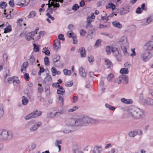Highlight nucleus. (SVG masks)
<instances>
[{"instance_id":"13d9d810","label":"nucleus","mask_w":153,"mask_h":153,"mask_svg":"<svg viewBox=\"0 0 153 153\" xmlns=\"http://www.w3.org/2000/svg\"><path fill=\"white\" fill-rule=\"evenodd\" d=\"M78 97L76 96H74L73 97V100L72 102L73 103H75L77 102L78 101Z\"/></svg>"},{"instance_id":"9b49d317","label":"nucleus","mask_w":153,"mask_h":153,"mask_svg":"<svg viewBox=\"0 0 153 153\" xmlns=\"http://www.w3.org/2000/svg\"><path fill=\"white\" fill-rule=\"evenodd\" d=\"M39 29H36L34 31L27 33L26 36V38L27 40H30L34 36L35 34L37 33V31Z\"/></svg>"},{"instance_id":"e2e57ef3","label":"nucleus","mask_w":153,"mask_h":153,"mask_svg":"<svg viewBox=\"0 0 153 153\" xmlns=\"http://www.w3.org/2000/svg\"><path fill=\"white\" fill-rule=\"evenodd\" d=\"M9 4L11 7H14V0H10L9 2Z\"/></svg>"},{"instance_id":"a878e982","label":"nucleus","mask_w":153,"mask_h":153,"mask_svg":"<svg viewBox=\"0 0 153 153\" xmlns=\"http://www.w3.org/2000/svg\"><path fill=\"white\" fill-rule=\"evenodd\" d=\"M60 58V56L58 54L53 55L52 56L53 62L54 63L57 62L59 60Z\"/></svg>"},{"instance_id":"bb28decb","label":"nucleus","mask_w":153,"mask_h":153,"mask_svg":"<svg viewBox=\"0 0 153 153\" xmlns=\"http://www.w3.org/2000/svg\"><path fill=\"white\" fill-rule=\"evenodd\" d=\"M92 19L91 18H90L89 16H88L87 18L86 22L87 24L86 25V27L87 28L91 26V23L93 21Z\"/></svg>"},{"instance_id":"72a5a7b5","label":"nucleus","mask_w":153,"mask_h":153,"mask_svg":"<svg viewBox=\"0 0 153 153\" xmlns=\"http://www.w3.org/2000/svg\"><path fill=\"white\" fill-rule=\"evenodd\" d=\"M67 35L68 37L70 38H73L74 36H76V35L73 33V32L71 30H69L68 31Z\"/></svg>"},{"instance_id":"f3484780","label":"nucleus","mask_w":153,"mask_h":153,"mask_svg":"<svg viewBox=\"0 0 153 153\" xmlns=\"http://www.w3.org/2000/svg\"><path fill=\"white\" fill-rule=\"evenodd\" d=\"M102 150L101 146H95L92 151V153H101Z\"/></svg>"},{"instance_id":"f257e3e1","label":"nucleus","mask_w":153,"mask_h":153,"mask_svg":"<svg viewBox=\"0 0 153 153\" xmlns=\"http://www.w3.org/2000/svg\"><path fill=\"white\" fill-rule=\"evenodd\" d=\"M74 120L75 126H85L90 123H94L97 122L96 120L90 118L86 116L74 118Z\"/></svg>"},{"instance_id":"423d86ee","label":"nucleus","mask_w":153,"mask_h":153,"mask_svg":"<svg viewBox=\"0 0 153 153\" xmlns=\"http://www.w3.org/2000/svg\"><path fill=\"white\" fill-rule=\"evenodd\" d=\"M152 56L151 53L144 50L140 54V57L142 60L144 62H147Z\"/></svg>"},{"instance_id":"f8f14e48","label":"nucleus","mask_w":153,"mask_h":153,"mask_svg":"<svg viewBox=\"0 0 153 153\" xmlns=\"http://www.w3.org/2000/svg\"><path fill=\"white\" fill-rule=\"evenodd\" d=\"M61 47L60 42L58 39H56L54 42V44L53 45V47L54 49L57 50L59 49Z\"/></svg>"},{"instance_id":"2f4dec72","label":"nucleus","mask_w":153,"mask_h":153,"mask_svg":"<svg viewBox=\"0 0 153 153\" xmlns=\"http://www.w3.org/2000/svg\"><path fill=\"white\" fill-rule=\"evenodd\" d=\"M28 61L29 63L31 65H33L36 63L35 58L32 55L30 56V57L28 59Z\"/></svg>"},{"instance_id":"0e129e2a","label":"nucleus","mask_w":153,"mask_h":153,"mask_svg":"<svg viewBox=\"0 0 153 153\" xmlns=\"http://www.w3.org/2000/svg\"><path fill=\"white\" fill-rule=\"evenodd\" d=\"M88 60L90 62H93L94 61V58L92 56H89L88 57Z\"/></svg>"},{"instance_id":"052dcab7","label":"nucleus","mask_w":153,"mask_h":153,"mask_svg":"<svg viewBox=\"0 0 153 153\" xmlns=\"http://www.w3.org/2000/svg\"><path fill=\"white\" fill-rule=\"evenodd\" d=\"M79 6L78 4H75L72 7V9L73 10H76L79 9Z\"/></svg>"},{"instance_id":"9d476101","label":"nucleus","mask_w":153,"mask_h":153,"mask_svg":"<svg viewBox=\"0 0 153 153\" xmlns=\"http://www.w3.org/2000/svg\"><path fill=\"white\" fill-rule=\"evenodd\" d=\"M74 118H70L65 120V124L66 126L72 128L75 126Z\"/></svg>"},{"instance_id":"a19ab883","label":"nucleus","mask_w":153,"mask_h":153,"mask_svg":"<svg viewBox=\"0 0 153 153\" xmlns=\"http://www.w3.org/2000/svg\"><path fill=\"white\" fill-rule=\"evenodd\" d=\"M64 74L65 75H70L71 72V70H68L66 69H65L63 70Z\"/></svg>"},{"instance_id":"bf43d9fd","label":"nucleus","mask_w":153,"mask_h":153,"mask_svg":"<svg viewBox=\"0 0 153 153\" xmlns=\"http://www.w3.org/2000/svg\"><path fill=\"white\" fill-rule=\"evenodd\" d=\"M64 37L63 35L60 34L58 35V38L59 39V40H62V41H64L65 39L63 37Z\"/></svg>"},{"instance_id":"a211bd4d","label":"nucleus","mask_w":153,"mask_h":153,"mask_svg":"<svg viewBox=\"0 0 153 153\" xmlns=\"http://www.w3.org/2000/svg\"><path fill=\"white\" fill-rule=\"evenodd\" d=\"M51 71L52 73V75L53 76H55L56 75H60L61 72L59 71H57L56 68L55 67H52L51 69Z\"/></svg>"},{"instance_id":"aec40b11","label":"nucleus","mask_w":153,"mask_h":153,"mask_svg":"<svg viewBox=\"0 0 153 153\" xmlns=\"http://www.w3.org/2000/svg\"><path fill=\"white\" fill-rule=\"evenodd\" d=\"M144 102L146 104L148 105H153V100L150 98L145 99Z\"/></svg>"},{"instance_id":"8fccbe9b","label":"nucleus","mask_w":153,"mask_h":153,"mask_svg":"<svg viewBox=\"0 0 153 153\" xmlns=\"http://www.w3.org/2000/svg\"><path fill=\"white\" fill-rule=\"evenodd\" d=\"M33 50L36 52H38L39 51V48L36 44H33Z\"/></svg>"},{"instance_id":"338daca9","label":"nucleus","mask_w":153,"mask_h":153,"mask_svg":"<svg viewBox=\"0 0 153 153\" xmlns=\"http://www.w3.org/2000/svg\"><path fill=\"white\" fill-rule=\"evenodd\" d=\"M24 77L27 81L29 80V76L28 73H26L24 74Z\"/></svg>"},{"instance_id":"774afa93","label":"nucleus","mask_w":153,"mask_h":153,"mask_svg":"<svg viewBox=\"0 0 153 153\" xmlns=\"http://www.w3.org/2000/svg\"><path fill=\"white\" fill-rule=\"evenodd\" d=\"M131 66V65L128 62H126L124 64V67L127 68H129Z\"/></svg>"},{"instance_id":"de8ad7c7","label":"nucleus","mask_w":153,"mask_h":153,"mask_svg":"<svg viewBox=\"0 0 153 153\" xmlns=\"http://www.w3.org/2000/svg\"><path fill=\"white\" fill-rule=\"evenodd\" d=\"M149 24L153 22V15L150 16L147 18Z\"/></svg>"},{"instance_id":"6e6d98bb","label":"nucleus","mask_w":153,"mask_h":153,"mask_svg":"<svg viewBox=\"0 0 153 153\" xmlns=\"http://www.w3.org/2000/svg\"><path fill=\"white\" fill-rule=\"evenodd\" d=\"M78 108V107H77L76 106H74L72 108H70L68 110V111L69 112H72L74 111H75Z\"/></svg>"},{"instance_id":"c756f323","label":"nucleus","mask_w":153,"mask_h":153,"mask_svg":"<svg viewBox=\"0 0 153 153\" xmlns=\"http://www.w3.org/2000/svg\"><path fill=\"white\" fill-rule=\"evenodd\" d=\"M138 134V132L137 131H131L128 133V135L130 137H134Z\"/></svg>"},{"instance_id":"412c9836","label":"nucleus","mask_w":153,"mask_h":153,"mask_svg":"<svg viewBox=\"0 0 153 153\" xmlns=\"http://www.w3.org/2000/svg\"><path fill=\"white\" fill-rule=\"evenodd\" d=\"M105 64L106 65L108 68H111L113 66V64L108 59L105 58L104 59Z\"/></svg>"},{"instance_id":"473e14b6","label":"nucleus","mask_w":153,"mask_h":153,"mask_svg":"<svg viewBox=\"0 0 153 153\" xmlns=\"http://www.w3.org/2000/svg\"><path fill=\"white\" fill-rule=\"evenodd\" d=\"M36 14L35 11H31L30 13L27 17L28 18H33L36 16Z\"/></svg>"},{"instance_id":"ddd939ff","label":"nucleus","mask_w":153,"mask_h":153,"mask_svg":"<svg viewBox=\"0 0 153 153\" xmlns=\"http://www.w3.org/2000/svg\"><path fill=\"white\" fill-rule=\"evenodd\" d=\"M54 1V0H49V3L47 4V5H48V7L49 8L53 6V8L59 7V4L56 3H55Z\"/></svg>"},{"instance_id":"393cba45","label":"nucleus","mask_w":153,"mask_h":153,"mask_svg":"<svg viewBox=\"0 0 153 153\" xmlns=\"http://www.w3.org/2000/svg\"><path fill=\"white\" fill-rule=\"evenodd\" d=\"M121 100L123 102L126 104H131L133 102V101L131 99H126L123 98H122Z\"/></svg>"},{"instance_id":"79ce46f5","label":"nucleus","mask_w":153,"mask_h":153,"mask_svg":"<svg viewBox=\"0 0 153 153\" xmlns=\"http://www.w3.org/2000/svg\"><path fill=\"white\" fill-rule=\"evenodd\" d=\"M11 30L12 29L11 26L9 25L8 26L4 29V33H7L8 32H10L11 31Z\"/></svg>"},{"instance_id":"3c124183","label":"nucleus","mask_w":153,"mask_h":153,"mask_svg":"<svg viewBox=\"0 0 153 153\" xmlns=\"http://www.w3.org/2000/svg\"><path fill=\"white\" fill-rule=\"evenodd\" d=\"M79 33L81 36H84L86 34L87 32L85 30L82 29L80 30Z\"/></svg>"},{"instance_id":"dca6fc26","label":"nucleus","mask_w":153,"mask_h":153,"mask_svg":"<svg viewBox=\"0 0 153 153\" xmlns=\"http://www.w3.org/2000/svg\"><path fill=\"white\" fill-rule=\"evenodd\" d=\"M78 51L80 53L81 57L83 58L86 56V51L84 48L81 47L79 48Z\"/></svg>"},{"instance_id":"f03ea898","label":"nucleus","mask_w":153,"mask_h":153,"mask_svg":"<svg viewBox=\"0 0 153 153\" xmlns=\"http://www.w3.org/2000/svg\"><path fill=\"white\" fill-rule=\"evenodd\" d=\"M129 116L136 119L142 118L144 115V111L139 108L133 107L129 110L128 113Z\"/></svg>"},{"instance_id":"c85d7f7f","label":"nucleus","mask_w":153,"mask_h":153,"mask_svg":"<svg viewBox=\"0 0 153 153\" xmlns=\"http://www.w3.org/2000/svg\"><path fill=\"white\" fill-rule=\"evenodd\" d=\"M115 7V5L112 3H109L106 6V9L110 8L112 9V10H114Z\"/></svg>"},{"instance_id":"cd10ccee","label":"nucleus","mask_w":153,"mask_h":153,"mask_svg":"<svg viewBox=\"0 0 153 153\" xmlns=\"http://www.w3.org/2000/svg\"><path fill=\"white\" fill-rule=\"evenodd\" d=\"M28 65V63L27 62H24L21 67V72H22L24 70H25Z\"/></svg>"},{"instance_id":"58836bf2","label":"nucleus","mask_w":153,"mask_h":153,"mask_svg":"<svg viewBox=\"0 0 153 153\" xmlns=\"http://www.w3.org/2000/svg\"><path fill=\"white\" fill-rule=\"evenodd\" d=\"M28 100L27 98L24 96H23L22 98V104L24 105H26L28 102Z\"/></svg>"},{"instance_id":"39448f33","label":"nucleus","mask_w":153,"mask_h":153,"mask_svg":"<svg viewBox=\"0 0 153 153\" xmlns=\"http://www.w3.org/2000/svg\"><path fill=\"white\" fill-rule=\"evenodd\" d=\"M12 137L13 135L10 131L6 130L0 131V140H8Z\"/></svg>"},{"instance_id":"5701e85b","label":"nucleus","mask_w":153,"mask_h":153,"mask_svg":"<svg viewBox=\"0 0 153 153\" xmlns=\"http://www.w3.org/2000/svg\"><path fill=\"white\" fill-rule=\"evenodd\" d=\"M57 93L58 94H61L63 95L65 94V90L62 86H61L57 90Z\"/></svg>"},{"instance_id":"09e8293b","label":"nucleus","mask_w":153,"mask_h":153,"mask_svg":"<svg viewBox=\"0 0 153 153\" xmlns=\"http://www.w3.org/2000/svg\"><path fill=\"white\" fill-rule=\"evenodd\" d=\"M7 5V4L6 2H2L0 5V7L2 9L5 8Z\"/></svg>"},{"instance_id":"864d4df0","label":"nucleus","mask_w":153,"mask_h":153,"mask_svg":"<svg viewBox=\"0 0 153 153\" xmlns=\"http://www.w3.org/2000/svg\"><path fill=\"white\" fill-rule=\"evenodd\" d=\"M38 85L39 86L38 88V91L40 93H41L43 91V87L42 86V85L39 84Z\"/></svg>"},{"instance_id":"680f3d73","label":"nucleus","mask_w":153,"mask_h":153,"mask_svg":"<svg viewBox=\"0 0 153 153\" xmlns=\"http://www.w3.org/2000/svg\"><path fill=\"white\" fill-rule=\"evenodd\" d=\"M15 76H13L12 77H9L7 79L8 82L9 83H11L12 81L13 82V80L15 79Z\"/></svg>"},{"instance_id":"4468645a","label":"nucleus","mask_w":153,"mask_h":153,"mask_svg":"<svg viewBox=\"0 0 153 153\" xmlns=\"http://www.w3.org/2000/svg\"><path fill=\"white\" fill-rule=\"evenodd\" d=\"M129 10V7L128 6L125 7L120 9L119 13L121 15H123L128 13Z\"/></svg>"},{"instance_id":"69168bd1","label":"nucleus","mask_w":153,"mask_h":153,"mask_svg":"<svg viewBox=\"0 0 153 153\" xmlns=\"http://www.w3.org/2000/svg\"><path fill=\"white\" fill-rule=\"evenodd\" d=\"M142 12V10H141V8L140 7H138L136 11V13L137 14H140Z\"/></svg>"},{"instance_id":"c9c22d12","label":"nucleus","mask_w":153,"mask_h":153,"mask_svg":"<svg viewBox=\"0 0 153 153\" xmlns=\"http://www.w3.org/2000/svg\"><path fill=\"white\" fill-rule=\"evenodd\" d=\"M120 72L122 74H128V68H122L120 71Z\"/></svg>"},{"instance_id":"a18cd8bd","label":"nucleus","mask_w":153,"mask_h":153,"mask_svg":"<svg viewBox=\"0 0 153 153\" xmlns=\"http://www.w3.org/2000/svg\"><path fill=\"white\" fill-rule=\"evenodd\" d=\"M73 153H82V151L80 150L79 148H74L73 150Z\"/></svg>"},{"instance_id":"ea45409f","label":"nucleus","mask_w":153,"mask_h":153,"mask_svg":"<svg viewBox=\"0 0 153 153\" xmlns=\"http://www.w3.org/2000/svg\"><path fill=\"white\" fill-rule=\"evenodd\" d=\"M105 106L106 108L109 109L111 111H114L115 109V108L114 107L110 105L108 103H106L105 104Z\"/></svg>"},{"instance_id":"603ef678","label":"nucleus","mask_w":153,"mask_h":153,"mask_svg":"<svg viewBox=\"0 0 153 153\" xmlns=\"http://www.w3.org/2000/svg\"><path fill=\"white\" fill-rule=\"evenodd\" d=\"M111 48H110L109 46H108L106 48V51L108 54H109L111 52Z\"/></svg>"},{"instance_id":"7c9ffc66","label":"nucleus","mask_w":153,"mask_h":153,"mask_svg":"<svg viewBox=\"0 0 153 153\" xmlns=\"http://www.w3.org/2000/svg\"><path fill=\"white\" fill-rule=\"evenodd\" d=\"M113 53L114 56L117 57V59L119 61H120V58L121 57V55L119 53V51Z\"/></svg>"},{"instance_id":"f704fd0d","label":"nucleus","mask_w":153,"mask_h":153,"mask_svg":"<svg viewBox=\"0 0 153 153\" xmlns=\"http://www.w3.org/2000/svg\"><path fill=\"white\" fill-rule=\"evenodd\" d=\"M141 25L142 26H146L149 24L147 19H142L140 22Z\"/></svg>"},{"instance_id":"37998d69","label":"nucleus","mask_w":153,"mask_h":153,"mask_svg":"<svg viewBox=\"0 0 153 153\" xmlns=\"http://www.w3.org/2000/svg\"><path fill=\"white\" fill-rule=\"evenodd\" d=\"M52 80L51 76L50 75H48L46 77H45L44 79V81L45 82H47L51 81Z\"/></svg>"},{"instance_id":"4be33fe9","label":"nucleus","mask_w":153,"mask_h":153,"mask_svg":"<svg viewBox=\"0 0 153 153\" xmlns=\"http://www.w3.org/2000/svg\"><path fill=\"white\" fill-rule=\"evenodd\" d=\"M62 144V140H57L56 141V142L55 143V146H56L58 147L59 148V152H60L61 151V146L60 145L61 144Z\"/></svg>"},{"instance_id":"2eb2a0df","label":"nucleus","mask_w":153,"mask_h":153,"mask_svg":"<svg viewBox=\"0 0 153 153\" xmlns=\"http://www.w3.org/2000/svg\"><path fill=\"white\" fill-rule=\"evenodd\" d=\"M71 128L70 127L66 126L62 129L61 131L65 134H69L72 131Z\"/></svg>"},{"instance_id":"e433bc0d","label":"nucleus","mask_w":153,"mask_h":153,"mask_svg":"<svg viewBox=\"0 0 153 153\" xmlns=\"http://www.w3.org/2000/svg\"><path fill=\"white\" fill-rule=\"evenodd\" d=\"M4 114L3 105L2 104H0V118L2 117Z\"/></svg>"},{"instance_id":"6ab92c4d","label":"nucleus","mask_w":153,"mask_h":153,"mask_svg":"<svg viewBox=\"0 0 153 153\" xmlns=\"http://www.w3.org/2000/svg\"><path fill=\"white\" fill-rule=\"evenodd\" d=\"M113 25L115 27H117L119 29H121L122 27V25L117 21H115L112 22Z\"/></svg>"},{"instance_id":"4c0bfd02","label":"nucleus","mask_w":153,"mask_h":153,"mask_svg":"<svg viewBox=\"0 0 153 153\" xmlns=\"http://www.w3.org/2000/svg\"><path fill=\"white\" fill-rule=\"evenodd\" d=\"M101 40L100 39H97L94 45V47L96 48L98 47L101 46Z\"/></svg>"},{"instance_id":"20e7f679","label":"nucleus","mask_w":153,"mask_h":153,"mask_svg":"<svg viewBox=\"0 0 153 153\" xmlns=\"http://www.w3.org/2000/svg\"><path fill=\"white\" fill-rule=\"evenodd\" d=\"M119 43L120 44L121 49L126 56H128V53L127 51V48L128 46V43L126 37L123 36L120 39Z\"/></svg>"},{"instance_id":"4d7b16f0","label":"nucleus","mask_w":153,"mask_h":153,"mask_svg":"<svg viewBox=\"0 0 153 153\" xmlns=\"http://www.w3.org/2000/svg\"><path fill=\"white\" fill-rule=\"evenodd\" d=\"M114 77V75L112 74H109L108 77H107V79L109 81L111 80L112 78Z\"/></svg>"},{"instance_id":"5fc2aeb1","label":"nucleus","mask_w":153,"mask_h":153,"mask_svg":"<svg viewBox=\"0 0 153 153\" xmlns=\"http://www.w3.org/2000/svg\"><path fill=\"white\" fill-rule=\"evenodd\" d=\"M52 86L53 87H54L56 88H59L61 86L60 85L58 84V83H53L52 84Z\"/></svg>"},{"instance_id":"0eeeda50","label":"nucleus","mask_w":153,"mask_h":153,"mask_svg":"<svg viewBox=\"0 0 153 153\" xmlns=\"http://www.w3.org/2000/svg\"><path fill=\"white\" fill-rule=\"evenodd\" d=\"M42 114L41 112L38 111L37 110H34L33 111L25 117L26 120H28L31 118H34L40 116Z\"/></svg>"},{"instance_id":"1a4fd4ad","label":"nucleus","mask_w":153,"mask_h":153,"mask_svg":"<svg viewBox=\"0 0 153 153\" xmlns=\"http://www.w3.org/2000/svg\"><path fill=\"white\" fill-rule=\"evenodd\" d=\"M144 50L151 52L153 50V42L149 41L143 47Z\"/></svg>"},{"instance_id":"6e6552de","label":"nucleus","mask_w":153,"mask_h":153,"mask_svg":"<svg viewBox=\"0 0 153 153\" xmlns=\"http://www.w3.org/2000/svg\"><path fill=\"white\" fill-rule=\"evenodd\" d=\"M117 82L119 84H120L122 82L125 81L126 84L128 82V77L125 75H122L119 77L117 79Z\"/></svg>"},{"instance_id":"7ed1b4c3","label":"nucleus","mask_w":153,"mask_h":153,"mask_svg":"<svg viewBox=\"0 0 153 153\" xmlns=\"http://www.w3.org/2000/svg\"><path fill=\"white\" fill-rule=\"evenodd\" d=\"M42 125V123L40 122H36L34 123V121L32 120L28 121L25 125L26 128H30V132H33L36 131L38 128Z\"/></svg>"},{"instance_id":"b1692460","label":"nucleus","mask_w":153,"mask_h":153,"mask_svg":"<svg viewBox=\"0 0 153 153\" xmlns=\"http://www.w3.org/2000/svg\"><path fill=\"white\" fill-rule=\"evenodd\" d=\"M79 73L84 78L86 77V74L85 70L82 67H80L79 68Z\"/></svg>"},{"instance_id":"c03bdc74","label":"nucleus","mask_w":153,"mask_h":153,"mask_svg":"<svg viewBox=\"0 0 153 153\" xmlns=\"http://www.w3.org/2000/svg\"><path fill=\"white\" fill-rule=\"evenodd\" d=\"M44 61L45 65H49V58L47 56H45L44 58Z\"/></svg>"},{"instance_id":"49530a36","label":"nucleus","mask_w":153,"mask_h":153,"mask_svg":"<svg viewBox=\"0 0 153 153\" xmlns=\"http://www.w3.org/2000/svg\"><path fill=\"white\" fill-rule=\"evenodd\" d=\"M64 111L63 110H61L55 113L54 115L55 116L58 117L60 116L61 114H64Z\"/></svg>"}]
</instances>
